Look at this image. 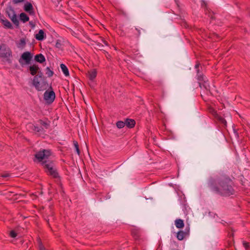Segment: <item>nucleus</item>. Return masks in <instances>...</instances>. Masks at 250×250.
Here are the masks:
<instances>
[{
	"mask_svg": "<svg viewBox=\"0 0 250 250\" xmlns=\"http://www.w3.org/2000/svg\"><path fill=\"white\" fill-rule=\"evenodd\" d=\"M231 183V179L228 177H223L217 181L211 178L208 180V185L212 191L221 195L229 196L234 193Z\"/></svg>",
	"mask_w": 250,
	"mask_h": 250,
	"instance_id": "f257e3e1",
	"label": "nucleus"
},
{
	"mask_svg": "<svg viewBox=\"0 0 250 250\" xmlns=\"http://www.w3.org/2000/svg\"><path fill=\"white\" fill-rule=\"evenodd\" d=\"M195 68L196 70L197 79L199 81L200 87L202 88L203 87L208 92H210V85L208 83L207 78L204 75H202L200 72V66L199 63H197L195 66Z\"/></svg>",
	"mask_w": 250,
	"mask_h": 250,
	"instance_id": "f03ea898",
	"label": "nucleus"
},
{
	"mask_svg": "<svg viewBox=\"0 0 250 250\" xmlns=\"http://www.w3.org/2000/svg\"><path fill=\"white\" fill-rule=\"evenodd\" d=\"M51 155V152L48 149H42L37 152L35 154L36 158L39 162H42V165L44 167V163L46 162L49 163L50 161H47L46 160Z\"/></svg>",
	"mask_w": 250,
	"mask_h": 250,
	"instance_id": "7ed1b4c3",
	"label": "nucleus"
},
{
	"mask_svg": "<svg viewBox=\"0 0 250 250\" xmlns=\"http://www.w3.org/2000/svg\"><path fill=\"white\" fill-rule=\"evenodd\" d=\"M44 168L46 169V172L48 174L51 175L54 178H59V174L54 167V163L52 162H49L46 163V162L44 163Z\"/></svg>",
	"mask_w": 250,
	"mask_h": 250,
	"instance_id": "20e7f679",
	"label": "nucleus"
},
{
	"mask_svg": "<svg viewBox=\"0 0 250 250\" xmlns=\"http://www.w3.org/2000/svg\"><path fill=\"white\" fill-rule=\"evenodd\" d=\"M33 84L38 91H42L46 88V84L43 80L38 79V77H34Z\"/></svg>",
	"mask_w": 250,
	"mask_h": 250,
	"instance_id": "39448f33",
	"label": "nucleus"
},
{
	"mask_svg": "<svg viewBox=\"0 0 250 250\" xmlns=\"http://www.w3.org/2000/svg\"><path fill=\"white\" fill-rule=\"evenodd\" d=\"M6 14L14 24L18 26L19 22L15 11L12 8H9L6 10Z\"/></svg>",
	"mask_w": 250,
	"mask_h": 250,
	"instance_id": "423d86ee",
	"label": "nucleus"
},
{
	"mask_svg": "<svg viewBox=\"0 0 250 250\" xmlns=\"http://www.w3.org/2000/svg\"><path fill=\"white\" fill-rule=\"evenodd\" d=\"M208 110L209 113H210L220 123L226 126L227 121L224 118L219 115L217 111L213 108L210 107L208 108Z\"/></svg>",
	"mask_w": 250,
	"mask_h": 250,
	"instance_id": "0eeeda50",
	"label": "nucleus"
},
{
	"mask_svg": "<svg viewBox=\"0 0 250 250\" xmlns=\"http://www.w3.org/2000/svg\"><path fill=\"white\" fill-rule=\"evenodd\" d=\"M55 92L51 90L50 91H46L44 93V99L48 104L52 103L55 100Z\"/></svg>",
	"mask_w": 250,
	"mask_h": 250,
	"instance_id": "6e6552de",
	"label": "nucleus"
},
{
	"mask_svg": "<svg viewBox=\"0 0 250 250\" xmlns=\"http://www.w3.org/2000/svg\"><path fill=\"white\" fill-rule=\"evenodd\" d=\"M32 56L31 55V54L29 52H24L21 56V59L19 60V62L20 64H22V60H24L26 64L29 63L30 62L31 59H32Z\"/></svg>",
	"mask_w": 250,
	"mask_h": 250,
	"instance_id": "1a4fd4ad",
	"label": "nucleus"
},
{
	"mask_svg": "<svg viewBox=\"0 0 250 250\" xmlns=\"http://www.w3.org/2000/svg\"><path fill=\"white\" fill-rule=\"evenodd\" d=\"M12 56V51L8 47L2 49L0 53V56L1 58H8Z\"/></svg>",
	"mask_w": 250,
	"mask_h": 250,
	"instance_id": "9d476101",
	"label": "nucleus"
},
{
	"mask_svg": "<svg viewBox=\"0 0 250 250\" xmlns=\"http://www.w3.org/2000/svg\"><path fill=\"white\" fill-rule=\"evenodd\" d=\"M26 128L29 131H34L36 132H42V129L38 126H36L33 124L29 123L26 125Z\"/></svg>",
	"mask_w": 250,
	"mask_h": 250,
	"instance_id": "9b49d317",
	"label": "nucleus"
},
{
	"mask_svg": "<svg viewBox=\"0 0 250 250\" xmlns=\"http://www.w3.org/2000/svg\"><path fill=\"white\" fill-rule=\"evenodd\" d=\"M23 8L24 11L28 13L29 14L32 15L34 13L33 5L30 2H26L24 5Z\"/></svg>",
	"mask_w": 250,
	"mask_h": 250,
	"instance_id": "f8f14e48",
	"label": "nucleus"
},
{
	"mask_svg": "<svg viewBox=\"0 0 250 250\" xmlns=\"http://www.w3.org/2000/svg\"><path fill=\"white\" fill-rule=\"evenodd\" d=\"M39 122L40 124L42 126V127L41 128L42 129V131L44 129H47L49 128L50 126V122L47 120L45 121L40 120L39 121Z\"/></svg>",
	"mask_w": 250,
	"mask_h": 250,
	"instance_id": "ddd939ff",
	"label": "nucleus"
},
{
	"mask_svg": "<svg viewBox=\"0 0 250 250\" xmlns=\"http://www.w3.org/2000/svg\"><path fill=\"white\" fill-rule=\"evenodd\" d=\"M97 76V71L95 69H93L88 71L87 73V76L88 79L92 81Z\"/></svg>",
	"mask_w": 250,
	"mask_h": 250,
	"instance_id": "4468645a",
	"label": "nucleus"
},
{
	"mask_svg": "<svg viewBox=\"0 0 250 250\" xmlns=\"http://www.w3.org/2000/svg\"><path fill=\"white\" fill-rule=\"evenodd\" d=\"M35 37L38 41H42L46 37V35L42 30H40Z\"/></svg>",
	"mask_w": 250,
	"mask_h": 250,
	"instance_id": "2eb2a0df",
	"label": "nucleus"
},
{
	"mask_svg": "<svg viewBox=\"0 0 250 250\" xmlns=\"http://www.w3.org/2000/svg\"><path fill=\"white\" fill-rule=\"evenodd\" d=\"M39 69V67L36 65H33L29 67V70L30 71V73L33 76L37 73Z\"/></svg>",
	"mask_w": 250,
	"mask_h": 250,
	"instance_id": "dca6fc26",
	"label": "nucleus"
},
{
	"mask_svg": "<svg viewBox=\"0 0 250 250\" xmlns=\"http://www.w3.org/2000/svg\"><path fill=\"white\" fill-rule=\"evenodd\" d=\"M125 125H126L129 128H132L135 125V122L134 120L127 119L125 121Z\"/></svg>",
	"mask_w": 250,
	"mask_h": 250,
	"instance_id": "f3484780",
	"label": "nucleus"
},
{
	"mask_svg": "<svg viewBox=\"0 0 250 250\" xmlns=\"http://www.w3.org/2000/svg\"><path fill=\"white\" fill-rule=\"evenodd\" d=\"M175 225L176 228L178 229H182L184 227V221L181 219H176L175 221Z\"/></svg>",
	"mask_w": 250,
	"mask_h": 250,
	"instance_id": "a211bd4d",
	"label": "nucleus"
},
{
	"mask_svg": "<svg viewBox=\"0 0 250 250\" xmlns=\"http://www.w3.org/2000/svg\"><path fill=\"white\" fill-rule=\"evenodd\" d=\"M35 59L37 62H39L40 63H42V62H45V57L42 54H40L36 55L35 57Z\"/></svg>",
	"mask_w": 250,
	"mask_h": 250,
	"instance_id": "6ab92c4d",
	"label": "nucleus"
},
{
	"mask_svg": "<svg viewBox=\"0 0 250 250\" xmlns=\"http://www.w3.org/2000/svg\"><path fill=\"white\" fill-rule=\"evenodd\" d=\"M1 21L2 23L3 24V25L7 28L9 29H12V25L10 22L8 21L6 19H2L1 20Z\"/></svg>",
	"mask_w": 250,
	"mask_h": 250,
	"instance_id": "aec40b11",
	"label": "nucleus"
},
{
	"mask_svg": "<svg viewBox=\"0 0 250 250\" xmlns=\"http://www.w3.org/2000/svg\"><path fill=\"white\" fill-rule=\"evenodd\" d=\"M20 19L21 21H23V22H27L29 20V17L24 13H21L20 15Z\"/></svg>",
	"mask_w": 250,
	"mask_h": 250,
	"instance_id": "412c9836",
	"label": "nucleus"
},
{
	"mask_svg": "<svg viewBox=\"0 0 250 250\" xmlns=\"http://www.w3.org/2000/svg\"><path fill=\"white\" fill-rule=\"evenodd\" d=\"M61 68L63 72V74L66 76H67L69 75V71L68 70V68L66 66V65L63 63H62L60 65Z\"/></svg>",
	"mask_w": 250,
	"mask_h": 250,
	"instance_id": "4be33fe9",
	"label": "nucleus"
},
{
	"mask_svg": "<svg viewBox=\"0 0 250 250\" xmlns=\"http://www.w3.org/2000/svg\"><path fill=\"white\" fill-rule=\"evenodd\" d=\"M131 233L135 239H138L140 235V231L138 229H132L131 231Z\"/></svg>",
	"mask_w": 250,
	"mask_h": 250,
	"instance_id": "5701e85b",
	"label": "nucleus"
},
{
	"mask_svg": "<svg viewBox=\"0 0 250 250\" xmlns=\"http://www.w3.org/2000/svg\"><path fill=\"white\" fill-rule=\"evenodd\" d=\"M186 232L183 231H179L177 234V238L179 240H182L186 236Z\"/></svg>",
	"mask_w": 250,
	"mask_h": 250,
	"instance_id": "b1692460",
	"label": "nucleus"
},
{
	"mask_svg": "<svg viewBox=\"0 0 250 250\" xmlns=\"http://www.w3.org/2000/svg\"><path fill=\"white\" fill-rule=\"evenodd\" d=\"M26 44L25 40L24 39H21L20 40V42L18 45V47H23Z\"/></svg>",
	"mask_w": 250,
	"mask_h": 250,
	"instance_id": "393cba45",
	"label": "nucleus"
},
{
	"mask_svg": "<svg viewBox=\"0 0 250 250\" xmlns=\"http://www.w3.org/2000/svg\"><path fill=\"white\" fill-rule=\"evenodd\" d=\"M125 122H124L123 121H118L116 123V125L118 128H122L125 126Z\"/></svg>",
	"mask_w": 250,
	"mask_h": 250,
	"instance_id": "a878e982",
	"label": "nucleus"
},
{
	"mask_svg": "<svg viewBox=\"0 0 250 250\" xmlns=\"http://www.w3.org/2000/svg\"><path fill=\"white\" fill-rule=\"evenodd\" d=\"M73 144L74 146V147L75 148L76 151L78 155H80V151L79 148V145L77 141H73Z\"/></svg>",
	"mask_w": 250,
	"mask_h": 250,
	"instance_id": "bb28decb",
	"label": "nucleus"
},
{
	"mask_svg": "<svg viewBox=\"0 0 250 250\" xmlns=\"http://www.w3.org/2000/svg\"><path fill=\"white\" fill-rule=\"evenodd\" d=\"M45 73L48 77H50L53 75V72L49 67H47L45 70Z\"/></svg>",
	"mask_w": 250,
	"mask_h": 250,
	"instance_id": "cd10ccee",
	"label": "nucleus"
},
{
	"mask_svg": "<svg viewBox=\"0 0 250 250\" xmlns=\"http://www.w3.org/2000/svg\"><path fill=\"white\" fill-rule=\"evenodd\" d=\"M9 235L12 238H15L17 236V233L13 230L10 231Z\"/></svg>",
	"mask_w": 250,
	"mask_h": 250,
	"instance_id": "c85d7f7f",
	"label": "nucleus"
},
{
	"mask_svg": "<svg viewBox=\"0 0 250 250\" xmlns=\"http://www.w3.org/2000/svg\"><path fill=\"white\" fill-rule=\"evenodd\" d=\"M37 73H38V74L35 77H38V79H40L41 80H43L42 73L41 72H39V71Z\"/></svg>",
	"mask_w": 250,
	"mask_h": 250,
	"instance_id": "c756f323",
	"label": "nucleus"
},
{
	"mask_svg": "<svg viewBox=\"0 0 250 250\" xmlns=\"http://www.w3.org/2000/svg\"><path fill=\"white\" fill-rule=\"evenodd\" d=\"M25 0H12V2L14 4H18L24 1Z\"/></svg>",
	"mask_w": 250,
	"mask_h": 250,
	"instance_id": "7c9ffc66",
	"label": "nucleus"
},
{
	"mask_svg": "<svg viewBox=\"0 0 250 250\" xmlns=\"http://www.w3.org/2000/svg\"><path fill=\"white\" fill-rule=\"evenodd\" d=\"M62 44L61 42L59 41H57V42L56 43V45H55L56 47L58 48H61L62 47Z\"/></svg>",
	"mask_w": 250,
	"mask_h": 250,
	"instance_id": "2f4dec72",
	"label": "nucleus"
},
{
	"mask_svg": "<svg viewBox=\"0 0 250 250\" xmlns=\"http://www.w3.org/2000/svg\"><path fill=\"white\" fill-rule=\"evenodd\" d=\"M243 244V246L246 249H248L249 248L250 245H249V243L246 242H244Z\"/></svg>",
	"mask_w": 250,
	"mask_h": 250,
	"instance_id": "473e14b6",
	"label": "nucleus"
},
{
	"mask_svg": "<svg viewBox=\"0 0 250 250\" xmlns=\"http://www.w3.org/2000/svg\"><path fill=\"white\" fill-rule=\"evenodd\" d=\"M171 250H179L178 248V245L176 244L174 245L171 248Z\"/></svg>",
	"mask_w": 250,
	"mask_h": 250,
	"instance_id": "72a5a7b5",
	"label": "nucleus"
},
{
	"mask_svg": "<svg viewBox=\"0 0 250 250\" xmlns=\"http://www.w3.org/2000/svg\"><path fill=\"white\" fill-rule=\"evenodd\" d=\"M39 247L40 250H45V248H44V247L42 246V245L41 244V243L40 242H39Z\"/></svg>",
	"mask_w": 250,
	"mask_h": 250,
	"instance_id": "f704fd0d",
	"label": "nucleus"
},
{
	"mask_svg": "<svg viewBox=\"0 0 250 250\" xmlns=\"http://www.w3.org/2000/svg\"><path fill=\"white\" fill-rule=\"evenodd\" d=\"M135 30L137 31L138 32V34H137V37L138 38L140 36V34H141V30L139 28H137L136 27L135 28Z\"/></svg>",
	"mask_w": 250,
	"mask_h": 250,
	"instance_id": "c9c22d12",
	"label": "nucleus"
},
{
	"mask_svg": "<svg viewBox=\"0 0 250 250\" xmlns=\"http://www.w3.org/2000/svg\"><path fill=\"white\" fill-rule=\"evenodd\" d=\"M10 176V174L9 173H4L1 175V177L3 178H6Z\"/></svg>",
	"mask_w": 250,
	"mask_h": 250,
	"instance_id": "e433bc0d",
	"label": "nucleus"
},
{
	"mask_svg": "<svg viewBox=\"0 0 250 250\" xmlns=\"http://www.w3.org/2000/svg\"><path fill=\"white\" fill-rule=\"evenodd\" d=\"M103 42L105 45H107V43L105 41H103Z\"/></svg>",
	"mask_w": 250,
	"mask_h": 250,
	"instance_id": "4c0bfd02",
	"label": "nucleus"
},
{
	"mask_svg": "<svg viewBox=\"0 0 250 250\" xmlns=\"http://www.w3.org/2000/svg\"><path fill=\"white\" fill-rule=\"evenodd\" d=\"M187 23H184V26H185V27H187Z\"/></svg>",
	"mask_w": 250,
	"mask_h": 250,
	"instance_id": "58836bf2",
	"label": "nucleus"
},
{
	"mask_svg": "<svg viewBox=\"0 0 250 250\" xmlns=\"http://www.w3.org/2000/svg\"><path fill=\"white\" fill-rule=\"evenodd\" d=\"M1 49V47H0V50Z\"/></svg>",
	"mask_w": 250,
	"mask_h": 250,
	"instance_id": "ea45409f",
	"label": "nucleus"
}]
</instances>
